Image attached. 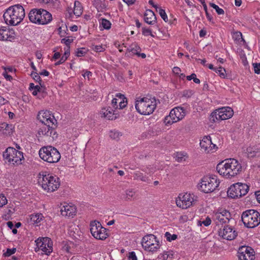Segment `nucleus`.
I'll return each instance as SVG.
<instances>
[{
    "mask_svg": "<svg viewBox=\"0 0 260 260\" xmlns=\"http://www.w3.org/2000/svg\"><path fill=\"white\" fill-rule=\"evenodd\" d=\"M242 170L241 164L235 158L226 159L216 166L218 173L225 178H232L239 174Z\"/></svg>",
    "mask_w": 260,
    "mask_h": 260,
    "instance_id": "1",
    "label": "nucleus"
},
{
    "mask_svg": "<svg viewBox=\"0 0 260 260\" xmlns=\"http://www.w3.org/2000/svg\"><path fill=\"white\" fill-rule=\"evenodd\" d=\"M25 16L24 8L21 5L17 4L7 9L4 13L3 17L7 24L16 26L22 22Z\"/></svg>",
    "mask_w": 260,
    "mask_h": 260,
    "instance_id": "2",
    "label": "nucleus"
},
{
    "mask_svg": "<svg viewBox=\"0 0 260 260\" xmlns=\"http://www.w3.org/2000/svg\"><path fill=\"white\" fill-rule=\"evenodd\" d=\"M156 105V100L154 98H139L136 101L135 108L140 114L147 115L154 112Z\"/></svg>",
    "mask_w": 260,
    "mask_h": 260,
    "instance_id": "3",
    "label": "nucleus"
},
{
    "mask_svg": "<svg viewBox=\"0 0 260 260\" xmlns=\"http://www.w3.org/2000/svg\"><path fill=\"white\" fill-rule=\"evenodd\" d=\"M38 182L42 188L47 192L56 190L60 185L59 178L49 174L40 175Z\"/></svg>",
    "mask_w": 260,
    "mask_h": 260,
    "instance_id": "4",
    "label": "nucleus"
},
{
    "mask_svg": "<svg viewBox=\"0 0 260 260\" xmlns=\"http://www.w3.org/2000/svg\"><path fill=\"white\" fill-rule=\"evenodd\" d=\"M39 154L42 159L50 164L57 162L61 157L57 149L50 145L41 148Z\"/></svg>",
    "mask_w": 260,
    "mask_h": 260,
    "instance_id": "5",
    "label": "nucleus"
},
{
    "mask_svg": "<svg viewBox=\"0 0 260 260\" xmlns=\"http://www.w3.org/2000/svg\"><path fill=\"white\" fill-rule=\"evenodd\" d=\"M219 183L220 181L216 176H206L202 178L199 184V188L205 193H210L215 190Z\"/></svg>",
    "mask_w": 260,
    "mask_h": 260,
    "instance_id": "6",
    "label": "nucleus"
},
{
    "mask_svg": "<svg viewBox=\"0 0 260 260\" xmlns=\"http://www.w3.org/2000/svg\"><path fill=\"white\" fill-rule=\"evenodd\" d=\"M241 218L245 226L248 228H254L260 223V214L255 210L244 211L242 214Z\"/></svg>",
    "mask_w": 260,
    "mask_h": 260,
    "instance_id": "7",
    "label": "nucleus"
},
{
    "mask_svg": "<svg viewBox=\"0 0 260 260\" xmlns=\"http://www.w3.org/2000/svg\"><path fill=\"white\" fill-rule=\"evenodd\" d=\"M3 157L9 164L13 165L21 164L24 157L23 153L13 147H8L4 152Z\"/></svg>",
    "mask_w": 260,
    "mask_h": 260,
    "instance_id": "8",
    "label": "nucleus"
},
{
    "mask_svg": "<svg viewBox=\"0 0 260 260\" xmlns=\"http://www.w3.org/2000/svg\"><path fill=\"white\" fill-rule=\"evenodd\" d=\"M141 243L145 250L151 252L157 251L160 246L158 240L152 234H148L143 237Z\"/></svg>",
    "mask_w": 260,
    "mask_h": 260,
    "instance_id": "9",
    "label": "nucleus"
},
{
    "mask_svg": "<svg viewBox=\"0 0 260 260\" xmlns=\"http://www.w3.org/2000/svg\"><path fill=\"white\" fill-rule=\"evenodd\" d=\"M186 114V110L184 108L175 107L171 110L168 116L165 117L164 123L166 125H171L183 119Z\"/></svg>",
    "mask_w": 260,
    "mask_h": 260,
    "instance_id": "10",
    "label": "nucleus"
},
{
    "mask_svg": "<svg viewBox=\"0 0 260 260\" xmlns=\"http://www.w3.org/2000/svg\"><path fill=\"white\" fill-rule=\"evenodd\" d=\"M234 114L233 109L229 107H222L215 110L210 116V120L215 122L217 121H220L228 119L231 118Z\"/></svg>",
    "mask_w": 260,
    "mask_h": 260,
    "instance_id": "11",
    "label": "nucleus"
},
{
    "mask_svg": "<svg viewBox=\"0 0 260 260\" xmlns=\"http://www.w3.org/2000/svg\"><path fill=\"white\" fill-rule=\"evenodd\" d=\"M249 186L244 183H237L232 185L228 189L227 193L232 199L240 198L245 196L249 190Z\"/></svg>",
    "mask_w": 260,
    "mask_h": 260,
    "instance_id": "12",
    "label": "nucleus"
},
{
    "mask_svg": "<svg viewBox=\"0 0 260 260\" xmlns=\"http://www.w3.org/2000/svg\"><path fill=\"white\" fill-rule=\"evenodd\" d=\"M196 200L194 196L189 193H181L176 199L177 207L183 209H186L194 204Z\"/></svg>",
    "mask_w": 260,
    "mask_h": 260,
    "instance_id": "13",
    "label": "nucleus"
},
{
    "mask_svg": "<svg viewBox=\"0 0 260 260\" xmlns=\"http://www.w3.org/2000/svg\"><path fill=\"white\" fill-rule=\"evenodd\" d=\"M90 232L96 239L104 240L108 237L106 229L100 222L94 221L90 223Z\"/></svg>",
    "mask_w": 260,
    "mask_h": 260,
    "instance_id": "14",
    "label": "nucleus"
},
{
    "mask_svg": "<svg viewBox=\"0 0 260 260\" xmlns=\"http://www.w3.org/2000/svg\"><path fill=\"white\" fill-rule=\"evenodd\" d=\"M36 245L39 250L46 255H49L53 251V242L48 237L39 238L36 240Z\"/></svg>",
    "mask_w": 260,
    "mask_h": 260,
    "instance_id": "15",
    "label": "nucleus"
},
{
    "mask_svg": "<svg viewBox=\"0 0 260 260\" xmlns=\"http://www.w3.org/2000/svg\"><path fill=\"white\" fill-rule=\"evenodd\" d=\"M38 119L44 125L52 127L55 125L57 121L54 116L48 111H41L37 116Z\"/></svg>",
    "mask_w": 260,
    "mask_h": 260,
    "instance_id": "16",
    "label": "nucleus"
},
{
    "mask_svg": "<svg viewBox=\"0 0 260 260\" xmlns=\"http://www.w3.org/2000/svg\"><path fill=\"white\" fill-rule=\"evenodd\" d=\"M254 250L250 247L243 246L238 250V256L239 260H254Z\"/></svg>",
    "mask_w": 260,
    "mask_h": 260,
    "instance_id": "17",
    "label": "nucleus"
},
{
    "mask_svg": "<svg viewBox=\"0 0 260 260\" xmlns=\"http://www.w3.org/2000/svg\"><path fill=\"white\" fill-rule=\"evenodd\" d=\"M230 213L224 209L218 211L214 215V220L216 225L228 223L230 221Z\"/></svg>",
    "mask_w": 260,
    "mask_h": 260,
    "instance_id": "18",
    "label": "nucleus"
},
{
    "mask_svg": "<svg viewBox=\"0 0 260 260\" xmlns=\"http://www.w3.org/2000/svg\"><path fill=\"white\" fill-rule=\"evenodd\" d=\"M200 144L201 148L207 153H213L218 149V147L212 143L210 136L204 137Z\"/></svg>",
    "mask_w": 260,
    "mask_h": 260,
    "instance_id": "19",
    "label": "nucleus"
},
{
    "mask_svg": "<svg viewBox=\"0 0 260 260\" xmlns=\"http://www.w3.org/2000/svg\"><path fill=\"white\" fill-rule=\"evenodd\" d=\"M218 235L224 239L232 240L237 236V233L229 226H224L218 231Z\"/></svg>",
    "mask_w": 260,
    "mask_h": 260,
    "instance_id": "20",
    "label": "nucleus"
},
{
    "mask_svg": "<svg viewBox=\"0 0 260 260\" xmlns=\"http://www.w3.org/2000/svg\"><path fill=\"white\" fill-rule=\"evenodd\" d=\"M16 36L14 29L6 26H2L0 28L1 40L12 41L15 39Z\"/></svg>",
    "mask_w": 260,
    "mask_h": 260,
    "instance_id": "21",
    "label": "nucleus"
},
{
    "mask_svg": "<svg viewBox=\"0 0 260 260\" xmlns=\"http://www.w3.org/2000/svg\"><path fill=\"white\" fill-rule=\"evenodd\" d=\"M60 213L63 216L73 217L76 214L77 209L74 205L67 204L60 208Z\"/></svg>",
    "mask_w": 260,
    "mask_h": 260,
    "instance_id": "22",
    "label": "nucleus"
},
{
    "mask_svg": "<svg viewBox=\"0 0 260 260\" xmlns=\"http://www.w3.org/2000/svg\"><path fill=\"white\" fill-rule=\"evenodd\" d=\"M115 111L110 107H104L102 108L100 112L101 116L108 120H113L117 118V114L115 113Z\"/></svg>",
    "mask_w": 260,
    "mask_h": 260,
    "instance_id": "23",
    "label": "nucleus"
},
{
    "mask_svg": "<svg viewBox=\"0 0 260 260\" xmlns=\"http://www.w3.org/2000/svg\"><path fill=\"white\" fill-rule=\"evenodd\" d=\"M42 9H33L28 14L29 20L34 23L39 24V20L40 15L42 14Z\"/></svg>",
    "mask_w": 260,
    "mask_h": 260,
    "instance_id": "24",
    "label": "nucleus"
},
{
    "mask_svg": "<svg viewBox=\"0 0 260 260\" xmlns=\"http://www.w3.org/2000/svg\"><path fill=\"white\" fill-rule=\"evenodd\" d=\"M42 14L40 16L39 24H46L49 23L52 19V15L45 10L42 9Z\"/></svg>",
    "mask_w": 260,
    "mask_h": 260,
    "instance_id": "25",
    "label": "nucleus"
},
{
    "mask_svg": "<svg viewBox=\"0 0 260 260\" xmlns=\"http://www.w3.org/2000/svg\"><path fill=\"white\" fill-rule=\"evenodd\" d=\"M144 20L148 24H153L156 22V18L154 12L151 10H146L144 15Z\"/></svg>",
    "mask_w": 260,
    "mask_h": 260,
    "instance_id": "26",
    "label": "nucleus"
},
{
    "mask_svg": "<svg viewBox=\"0 0 260 260\" xmlns=\"http://www.w3.org/2000/svg\"><path fill=\"white\" fill-rule=\"evenodd\" d=\"M53 132H54L53 126L49 127L44 125L42 127L40 128L38 131V134L40 136L43 135L51 137Z\"/></svg>",
    "mask_w": 260,
    "mask_h": 260,
    "instance_id": "27",
    "label": "nucleus"
},
{
    "mask_svg": "<svg viewBox=\"0 0 260 260\" xmlns=\"http://www.w3.org/2000/svg\"><path fill=\"white\" fill-rule=\"evenodd\" d=\"M13 126L12 124H9L6 122L0 124V133L3 134L8 135L12 132Z\"/></svg>",
    "mask_w": 260,
    "mask_h": 260,
    "instance_id": "28",
    "label": "nucleus"
},
{
    "mask_svg": "<svg viewBox=\"0 0 260 260\" xmlns=\"http://www.w3.org/2000/svg\"><path fill=\"white\" fill-rule=\"evenodd\" d=\"M141 50V48L136 43H133L130 45L127 49V51L129 53L128 56L132 55H137L140 52Z\"/></svg>",
    "mask_w": 260,
    "mask_h": 260,
    "instance_id": "29",
    "label": "nucleus"
},
{
    "mask_svg": "<svg viewBox=\"0 0 260 260\" xmlns=\"http://www.w3.org/2000/svg\"><path fill=\"white\" fill-rule=\"evenodd\" d=\"M44 216L41 213H37L30 215V220L32 224H39L43 220Z\"/></svg>",
    "mask_w": 260,
    "mask_h": 260,
    "instance_id": "30",
    "label": "nucleus"
},
{
    "mask_svg": "<svg viewBox=\"0 0 260 260\" xmlns=\"http://www.w3.org/2000/svg\"><path fill=\"white\" fill-rule=\"evenodd\" d=\"M175 157L178 162L185 161L187 158V153L184 152H177L175 154Z\"/></svg>",
    "mask_w": 260,
    "mask_h": 260,
    "instance_id": "31",
    "label": "nucleus"
},
{
    "mask_svg": "<svg viewBox=\"0 0 260 260\" xmlns=\"http://www.w3.org/2000/svg\"><path fill=\"white\" fill-rule=\"evenodd\" d=\"M118 96L121 97V100L119 102L118 108L119 109H122L125 108L127 105V99L123 94L118 93Z\"/></svg>",
    "mask_w": 260,
    "mask_h": 260,
    "instance_id": "32",
    "label": "nucleus"
},
{
    "mask_svg": "<svg viewBox=\"0 0 260 260\" xmlns=\"http://www.w3.org/2000/svg\"><path fill=\"white\" fill-rule=\"evenodd\" d=\"M82 13V8L80 6V3L79 2H75V8L74 13L76 16H80Z\"/></svg>",
    "mask_w": 260,
    "mask_h": 260,
    "instance_id": "33",
    "label": "nucleus"
},
{
    "mask_svg": "<svg viewBox=\"0 0 260 260\" xmlns=\"http://www.w3.org/2000/svg\"><path fill=\"white\" fill-rule=\"evenodd\" d=\"M135 191L133 189H129L125 191V200L127 201H131L134 199L135 196Z\"/></svg>",
    "mask_w": 260,
    "mask_h": 260,
    "instance_id": "34",
    "label": "nucleus"
},
{
    "mask_svg": "<svg viewBox=\"0 0 260 260\" xmlns=\"http://www.w3.org/2000/svg\"><path fill=\"white\" fill-rule=\"evenodd\" d=\"M118 93H117L116 94V98H113L111 102V105L113 108L116 109L118 108V105L119 102H120L121 100V97H119V96H118Z\"/></svg>",
    "mask_w": 260,
    "mask_h": 260,
    "instance_id": "35",
    "label": "nucleus"
},
{
    "mask_svg": "<svg viewBox=\"0 0 260 260\" xmlns=\"http://www.w3.org/2000/svg\"><path fill=\"white\" fill-rule=\"evenodd\" d=\"M93 5L98 11L105 8V5L103 4L102 0H94Z\"/></svg>",
    "mask_w": 260,
    "mask_h": 260,
    "instance_id": "36",
    "label": "nucleus"
},
{
    "mask_svg": "<svg viewBox=\"0 0 260 260\" xmlns=\"http://www.w3.org/2000/svg\"><path fill=\"white\" fill-rule=\"evenodd\" d=\"M209 5L212 7L213 8V9H214L216 11V12H217V13L218 14V15H223L224 14V10L221 9V8H220L217 5H216V4H214V3H210L209 4Z\"/></svg>",
    "mask_w": 260,
    "mask_h": 260,
    "instance_id": "37",
    "label": "nucleus"
},
{
    "mask_svg": "<svg viewBox=\"0 0 260 260\" xmlns=\"http://www.w3.org/2000/svg\"><path fill=\"white\" fill-rule=\"evenodd\" d=\"M73 38L68 37L61 39V43L64 44L66 45V47H70V45L73 42Z\"/></svg>",
    "mask_w": 260,
    "mask_h": 260,
    "instance_id": "38",
    "label": "nucleus"
},
{
    "mask_svg": "<svg viewBox=\"0 0 260 260\" xmlns=\"http://www.w3.org/2000/svg\"><path fill=\"white\" fill-rule=\"evenodd\" d=\"M157 11L161 16V18L165 21L167 22L168 21L167 15L165 11V10L162 9L160 7H159Z\"/></svg>",
    "mask_w": 260,
    "mask_h": 260,
    "instance_id": "39",
    "label": "nucleus"
},
{
    "mask_svg": "<svg viewBox=\"0 0 260 260\" xmlns=\"http://www.w3.org/2000/svg\"><path fill=\"white\" fill-rule=\"evenodd\" d=\"M101 25L104 28L109 29L111 28V23L109 20L106 19H102Z\"/></svg>",
    "mask_w": 260,
    "mask_h": 260,
    "instance_id": "40",
    "label": "nucleus"
},
{
    "mask_svg": "<svg viewBox=\"0 0 260 260\" xmlns=\"http://www.w3.org/2000/svg\"><path fill=\"white\" fill-rule=\"evenodd\" d=\"M216 73L218 74L219 76L222 78H224L225 77V70L222 68L221 67H219L218 68H216L214 71Z\"/></svg>",
    "mask_w": 260,
    "mask_h": 260,
    "instance_id": "41",
    "label": "nucleus"
},
{
    "mask_svg": "<svg viewBox=\"0 0 260 260\" xmlns=\"http://www.w3.org/2000/svg\"><path fill=\"white\" fill-rule=\"evenodd\" d=\"M165 235V237L166 238L167 240L169 242L175 240L177 238V235H176V234L172 235L168 232H167Z\"/></svg>",
    "mask_w": 260,
    "mask_h": 260,
    "instance_id": "42",
    "label": "nucleus"
},
{
    "mask_svg": "<svg viewBox=\"0 0 260 260\" xmlns=\"http://www.w3.org/2000/svg\"><path fill=\"white\" fill-rule=\"evenodd\" d=\"M120 133L116 131H111L109 133L110 137L113 140H117L119 138Z\"/></svg>",
    "mask_w": 260,
    "mask_h": 260,
    "instance_id": "43",
    "label": "nucleus"
},
{
    "mask_svg": "<svg viewBox=\"0 0 260 260\" xmlns=\"http://www.w3.org/2000/svg\"><path fill=\"white\" fill-rule=\"evenodd\" d=\"M31 76L35 81L39 83L40 85H41L42 80L39 75L35 72H32L31 74Z\"/></svg>",
    "mask_w": 260,
    "mask_h": 260,
    "instance_id": "44",
    "label": "nucleus"
},
{
    "mask_svg": "<svg viewBox=\"0 0 260 260\" xmlns=\"http://www.w3.org/2000/svg\"><path fill=\"white\" fill-rule=\"evenodd\" d=\"M16 251V248H13L12 249L8 248L6 252L4 253V255L8 257L15 253Z\"/></svg>",
    "mask_w": 260,
    "mask_h": 260,
    "instance_id": "45",
    "label": "nucleus"
},
{
    "mask_svg": "<svg viewBox=\"0 0 260 260\" xmlns=\"http://www.w3.org/2000/svg\"><path fill=\"white\" fill-rule=\"evenodd\" d=\"M7 203L6 197L2 193H0V207H2Z\"/></svg>",
    "mask_w": 260,
    "mask_h": 260,
    "instance_id": "46",
    "label": "nucleus"
},
{
    "mask_svg": "<svg viewBox=\"0 0 260 260\" xmlns=\"http://www.w3.org/2000/svg\"><path fill=\"white\" fill-rule=\"evenodd\" d=\"M142 34L144 36H151L152 37H154V35H152L151 30L149 28H142Z\"/></svg>",
    "mask_w": 260,
    "mask_h": 260,
    "instance_id": "47",
    "label": "nucleus"
},
{
    "mask_svg": "<svg viewBox=\"0 0 260 260\" xmlns=\"http://www.w3.org/2000/svg\"><path fill=\"white\" fill-rule=\"evenodd\" d=\"M253 66L254 68V73L257 74H259L260 73V62L254 63H253Z\"/></svg>",
    "mask_w": 260,
    "mask_h": 260,
    "instance_id": "48",
    "label": "nucleus"
},
{
    "mask_svg": "<svg viewBox=\"0 0 260 260\" xmlns=\"http://www.w3.org/2000/svg\"><path fill=\"white\" fill-rule=\"evenodd\" d=\"M136 176L137 179H139L143 181H146L147 180V177L146 176H144L142 173H136Z\"/></svg>",
    "mask_w": 260,
    "mask_h": 260,
    "instance_id": "49",
    "label": "nucleus"
},
{
    "mask_svg": "<svg viewBox=\"0 0 260 260\" xmlns=\"http://www.w3.org/2000/svg\"><path fill=\"white\" fill-rule=\"evenodd\" d=\"M84 48L78 49L76 52V55L79 57L84 56L86 53V52L84 51Z\"/></svg>",
    "mask_w": 260,
    "mask_h": 260,
    "instance_id": "50",
    "label": "nucleus"
},
{
    "mask_svg": "<svg viewBox=\"0 0 260 260\" xmlns=\"http://www.w3.org/2000/svg\"><path fill=\"white\" fill-rule=\"evenodd\" d=\"M128 258L130 260H137L136 253L134 251H132L128 253Z\"/></svg>",
    "mask_w": 260,
    "mask_h": 260,
    "instance_id": "51",
    "label": "nucleus"
},
{
    "mask_svg": "<svg viewBox=\"0 0 260 260\" xmlns=\"http://www.w3.org/2000/svg\"><path fill=\"white\" fill-rule=\"evenodd\" d=\"M192 94V91L191 90H184L183 92L182 95L183 96L186 97V98H189L190 97Z\"/></svg>",
    "mask_w": 260,
    "mask_h": 260,
    "instance_id": "52",
    "label": "nucleus"
},
{
    "mask_svg": "<svg viewBox=\"0 0 260 260\" xmlns=\"http://www.w3.org/2000/svg\"><path fill=\"white\" fill-rule=\"evenodd\" d=\"M93 50L96 52H102L105 50V48L103 47L102 45H96L94 46Z\"/></svg>",
    "mask_w": 260,
    "mask_h": 260,
    "instance_id": "53",
    "label": "nucleus"
},
{
    "mask_svg": "<svg viewBox=\"0 0 260 260\" xmlns=\"http://www.w3.org/2000/svg\"><path fill=\"white\" fill-rule=\"evenodd\" d=\"M173 253L172 251H166L164 252V258H172L173 257Z\"/></svg>",
    "mask_w": 260,
    "mask_h": 260,
    "instance_id": "54",
    "label": "nucleus"
},
{
    "mask_svg": "<svg viewBox=\"0 0 260 260\" xmlns=\"http://www.w3.org/2000/svg\"><path fill=\"white\" fill-rule=\"evenodd\" d=\"M202 223L205 226H207L211 224V220L210 218L208 216L206 218L205 220L202 221Z\"/></svg>",
    "mask_w": 260,
    "mask_h": 260,
    "instance_id": "55",
    "label": "nucleus"
},
{
    "mask_svg": "<svg viewBox=\"0 0 260 260\" xmlns=\"http://www.w3.org/2000/svg\"><path fill=\"white\" fill-rule=\"evenodd\" d=\"M241 59L244 66H246L248 64V61L245 54L241 55Z\"/></svg>",
    "mask_w": 260,
    "mask_h": 260,
    "instance_id": "56",
    "label": "nucleus"
},
{
    "mask_svg": "<svg viewBox=\"0 0 260 260\" xmlns=\"http://www.w3.org/2000/svg\"><path fill=\"white\" fill-rule=\"evenodd\" d=\"M3 75L7 80L11 81L12 79V76L8 75L6 71L3 72Z\"/></svg>",
    "mask_w": 260,
    "mask_h": 260,
    "instance_id": "57",
    "label": "nucleus"
},
{
    "mask_svg": "<svg viewBox=\"0 0 260 260\" xmlns=\"http://www.w3.org/2000/svg\"><path fill=\"white\" fill-rule=\"evenodd\" d=\"M82 75L84 78L87 77L88 79H89L90 77L92 76V73L90 71H86Z\"/></svg>",
    "mask_w": 260,
    "mask_h": 260,
    "instance_id": "58",
    "label": "nucleus"
},
{
    "mask_svg": "<svg viewBox=\"0 0 260 260\" xmlns=\"http://www.w3.org/2000/svg\"><path fill=\"white\" fill-rule=\"evenodd\" d=\"M8 103V101L0 95V105H4Z\"/></svg>",
    "mask_w": 260,
    "mask_h": 260,
    "instance_id": "59",
    "label": "nucleus"
},
{
    "mask_svg": "<svg viewBox=\"0 0 260 260\" xmlns=\"http://www.w3.org/2000/svg\"><path fill=\"white\" fill-rule=\"evenodd\" d=\"M70 47H66V48H64L65 51H64V53L63 54V55L66 56L68 58L70 56Z\"/></svg>",
    "mask_w": 260,
    "mask_h": 260,
    "instance_id": "60",
    "label": "nucleus"
},
{
    "mask_svg": "<svg viewBox=\"0 0 260 260\" xmlns=\"http://www.w3.org/2000/svg\"><path fill=\"white\" fill-rule=\"evenodd\" d=\"M173 72L175 74H179L181 72V69L177 67H175L173 69Z\"/></svg>",
    "mask_w": 260,
    "mask_h": 260,
    "instance_id": "61",
    "label": "nucleus"
},
{
    "mask_svg": "<svg viewBox=\"0 0 260 260\" xmlns=\"http://www.w3.org/2000/svg\"><path fill=\"white\" fill-rule=\"evenodd\" d=\"M149 4L151 5L153 7L155 8L156 10L157 11V9L159 8L157 5H155L152 0L149 1Z\"/></svg>",
    "mask_w": 260,
    "mask_h": 260,
    "instance_id": "62",
    "label": "nucleus"
},
{
    "mask_svg": "<svg viewBox=\"0 0 260 260\" xmlns=\"http://www.w3.org/2000/svg\"><path fill=\"white\" fill-rule=\"evenodd\" d=\"M40 75L44 76H48L49 75V72L46 70H44L40 73Z\"/></svg>",
    "mask_w": 260,
    "mask_h": 260,
    "instance_id": "63",
    "label": "nucleus"
},
{
    "mask_svg": "<svg viewBox=\"0 0 260 260\" xmlns=\"http://www.w3.org/2000/svg\"><path fill=\"white\" fill-rule=\"evenodd\" d=\"M196 77V75L194 74V73H192L189 76H187L186 77V79L188 80V81H190L191 80H193L194 78Z\"/></svg>",
    "mask_w": 260,
    "mask_h": 260,
    "instance_id": "64",
    "label": "nucleus"
}]
</instances>
